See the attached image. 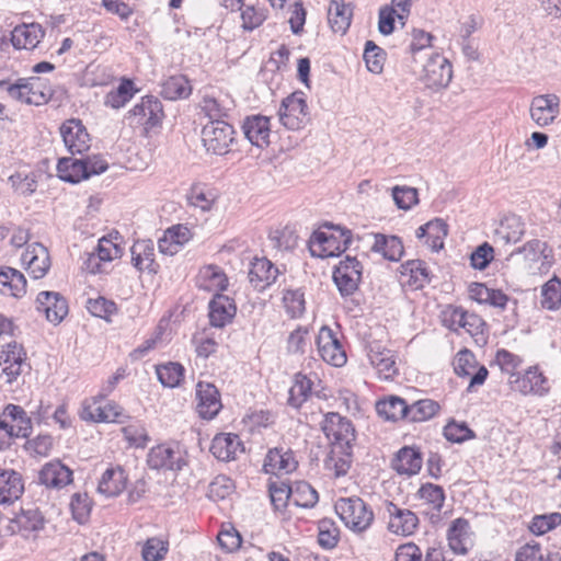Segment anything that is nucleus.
<instances>
[{
    "instance_id": "obj_1",
    "label": "nucleus",
    "mask_w": 561,
    "mask_h": 561,
    "mask_svg": "<svg viewBox=\"0 0 561 561\" xmlns=\"http://www.w3.org/2000/svg\"><path fill=\"white\" fill-rule=\"evenodd\" d=\"M325 229L316 230L309 241L310 254L314 257L339 256L352 242V232L340 226H324Z\"/></svg>"
},
{
    "instance_id": "obj_2",
    "label": "nucleus",
    "mask_w": 561,
    "mask_h": 561,
    "mask_svg": "<svg viewBox=\"0 0 561 561\" xmlns=\"http://www.w3.org/2000/svg\"><path fill=\"white\" fill-rule=\"evenodd\" d=\"M344 525L354 533L367 530L374 522V512L360 497H341L334 505Z\"/></svg>"
},
{
    "instance_id": "obj_3",
    "label": "nucleus",
    "mask_w": 561,
    "mask_h": 561,
    "mask_svg": "<svg viewBox=\"0 0 561 561\" xmlns=\"http://www.w3.org/2000/svg\"><path fill=\"white\" fill-rule=\"evenodd\" d=\"M162 118V104L152 95L144 96L126 116L129 125L135 128H142L146 136H148L151 130L160 126Z\"/></svg>"
},
{
    "instance_id": "obj_4",
    "label": "nucleus",
    "mask_w": 561,
    "mask_h": 561,
    "mask_svg": "<svg viewBox=\"0 0 561 561\" xmlns=\"http://www.w3.org/2000/svg\"><path fill=\"white\" fill-rule=\"evenodd\" d=\"M321 430L331 442V447L352 449L355 430L346 417L335 412H329L321 422Z\"/></svg>"
},
{
    "instance_id": "obj_5",
    "label": "nucleus",
    "mask_w": 561,
    "mask_h": 561,
    "mask_svg": "<svg viewBox=\"0 0 561 561\" xmlns=\"http://www.w3.org/2000/svg\"><path fill=\"white\" fill-rule=\"evenodd\" d=\"M202 140L208 152L225 154L234 140L233 127L225 121L208 122L203 127Z\"/></svg>"
},
{
    "instance_id": "obj_6",
    "label": "nucleus",
    "mask_w": 561,
    "mask_h": 561,
    "mask_svg": "<svg viewBox=\"0 0 561 561\" xmlns=\"http://www.w3.org/2000/svg\"><path fill=\"white\" fill-rule=\"evenodd\" d=\"M511 388L523 396L546 397L549 394L551 385L549 378L538 365L528 367L519 373L514 379H510Z\"/></svg>"
},
{
    "instance_id": "obj_7",
    "label": "nucleus",
    "mask_w": 561,
    "mask_h": 561,
    "mask_svg": "<svg viewBox=\"0 0 561 561\" xmlns=\"http://www.w3.org/2000/svg\"><path fill=\"white\" fill-rule=\"evenodd\" d=\"M278 116L282 125L298 130L308 122V105L302 92H294L282 101Z\"/></svg>"
},
{
    "instance_id": "obj_8",
    "label": "nucleus",
    "mask_w": 561,
    "mask_h": 561,
    "mask_svg": "<svg viewBox=\"0 0 561 561\" xmlns=\"http://www.w3.org/2000/svg\"><path fill=\"white\" fill-rule=\"evenodd\" d=\"M53 96V90L41 78L19 79L18 87L11 88V99L32 105L47 103Z\"/></svg>"
},
{
    "instance_id": "obj_9",
    "label": "nucleus",
    "mask_w": 561,
    "mask_h": 561,
    "mask_svg": "<svg viewBox=\"0 0 561 561\" xmlns=\"http://www.w3.org/2000/svg\"><path fill=\"white\" fill-rule=\"evenodd\" d=\"M147 465L153 470L180 471L186 465L183 451L175 444H160L147 455Z\"/></svg>"
},
{
    "instance_id": "obj_10",
    "label": "nucleus",
    "mask_w": 561,
    "mask_h": 561,
    "mask_svg": "<svg viewBox=\"0 0 561 561\" xmlns=\"http://www.w3.org/2000/svg\"><path fill=\"white\" fill-rule=\"evenodd\" d=\"M316 344L320 357L325 363L334 367H342L346 363V353L337 333L328 325H323L319 330Z\"/></svg>"
},
{
    "instance_id": "obj_11",
    "label": "nucleus",
    "mask_w": 561,
    "mask_h": 561,
    "mask_svg": "<svg viewBox=\"0 0 561 561\" xmlns=\"http://www.w3.org/2000/svg\"><path fill=\"white\" fill-rule=\"evenodd\" d=\"M26 354L22 345L15 341L8 342L0 351L1 377H4L7 383L14 382L24 371L26 364Z\"/></svg>"
},
{
    "instance_id": "obj_12",
    "label": "nucleus",
    "mask_w": 561,
    "mask_h": 561,
    "mask_svg": "<svg viewBox=\"0 0 561 561\" xmlns=\"http://www.w3.org/2000/svg\"><path fill=\"white\" fill-rule=\"evenodd\" d=\"M80 417L83 421L95 423H124L129 416L123 408L115 402H107L101 405L96 398L91 401H84L80 411Z\"/></svg>"
},
{
    "instance_id": "obj_13",
    "label": "nucleus",
    "mask_w": 561,
    "mask_h": 561,
    "mask_svg": "<svg viewBox=\"0 0 561 561\" xmlns=\"http://www.w3.org/2000/svg\"><path fill=\"white\" fill-rule=\"evenodd\" d=\"M367 357L380 379L389 380L398 374L396 353L378 341L366 345Z\"/></svg>"
},
{
    "instance_id": "obj_14",
    "label": "nucleus",
    "mask_w": 561,
    "mask_h": 561,
    "mask_svg": "<svg viewBox=\"0 0 561 561\" xmlns=\"http://www.w3.org/2000/svg\"><path fill=\"white\" fill-rule=\"evenodd\" d=\"M59 133L65 147L71 154H82L90 149L91 137L80 119L65 121L59 127Z\"/></svg>"
},
{
    "instance_id": "obj_15",
    "label": "nucleus",
    "mask_w": 561,
    "mask_h": 561,
    "mask_svg": "<svg viewBox=\"0 0 561 561\" xmlns=\"http://www.w3.org/2000/svg\"><path fill=\"white\" fill-rule=\"evenodd\" d=\"M363 266L354 256H346L333 272V279L343 296L352 295L362 279Z\"/></svg>"
},
{
    "instance_id": "obj_16",
    "label": "nucleus",
    "mask_w": 561,
    "mask_h": 561,
    "mask_svg": "<svg viewBox=\"0 0 561 561\" xmlns=\"http://www.w3.org/2000/svg\"><path fill=\"white\" fill-rule=\"evenodd\" d=\"M385 511L388 515V530L399 536H410L419 527L417 515L409 508L401 507L393 502H386Z\"/></svg>"
},
{
    "instance_id": "obj_17",
    "label": "nucleus",
    "mask_w": 561,
    "mask_h": 561,
    "mask_svg": "<svg viewBox=\"0 0 561 561\" xmlns=\"http://www.w3.org/2000/svg\"><path fill=\"white\" fill-rule=\"evenodd\" d=\"M453 78L451 65L447 58L435 54L424 65L422 80L431 89L446 88Z\"/></svg>"
},
{
    "instance_id": "obj_18",
    "label": "nucleus",
    "mask_w": 561,
    "mask_h": 561,
    "mask_svg": "<svg viewBox=\"0 0 561 561\" xmlns=\"http://www.w3.org/2000/svg\"><path fill=\"white\" fill-rule=\"evenodd\" d=\"M35 305L36 310L44 313L47 321L54 325L59 324L69 311L66 298L57 291H41Z\"/></svg>"
},
{
    "instance_id": "obj_19",
    "label": "nucleus",
    "mask_w": 561,
    "mask_h": 561,
    "mask_svg": "<svg viewBox=\"0 0 561 561\" xmlns=\"http://www.w3.org/2000/svg\"><path fill=\"white\" fill-rule=\"evenodd\" d=\"M21 262L34 279L43 278L50 268L49 252L46 247L38 242L27 245L21 256Z\"/></svg>"
},
{
    "instance_id": "obj_20",
    "label": "nucleus",
    "mask_w": 561,
    "mask_h": 561,
    "mask_svg": "<svg viewBox=\"0 0 561 561\" xmlns=\"http://www.w3.org/2000/svg\"><path fill=\"white\" fill-rule=\"evenodd\" d=\"M560 113V99L556 94L537 95L530 103V117L539 127L554 122Z\"/></svg>"
},
{
    "instance_id": "obj_21",
    "label": "nucleus",
    "mask_w": 561,
    "mask_h": 561,
    "mask_svg": "<svg viewBox=\"0 0 561 561\" xmlns=\"http://www.w3.org/2000/svg\"><path fill=\"white\" fill-rule=\"evenodd\" d=\"M477 362L472 352L465 350L460 351L454 362V370L459 377L471 376L468 391L471 392L476 386L484 383L489 371L484 366H480L477 370Z\"/></svg>"
},
{
    "instance_id": "obj_22",
    "label": "nucleus",
    "mask_w": 561,
    "mask_h": 561,
    "mask_svg": "<svg viewBox=\"0 0 561 561\" xmlns=\"http://www.w3.org/2000/svg\"><path fill=\"white\" fill-rule=\"evenodd\" d=\"M244 137L259 148L270 145L271 121L270 117L256 114L247 116L241 125Z\"/></svg>"
},
{
    "instance_id": "obj_23",
    "label": "nucleus",
    "mask_w": 561,
    "mask_h": 561,
    "mask_svg": "<svg viewBox=\"0 0 561 561\" xmlns=\"http://www.w3.org/2000/svg\"><path fill=\"white\" fill-rule=\"evenodd\" d=\"M197 412L205 420L214 419L222 408L218 389L209 382L199 381L196 386Z\"/></svg>"
},
{
    "instance_id": "obj_24",
    "label": "nucleus",
    "mask_w": 561,
    "mask_h": 561,
    "mask_svg": "<svg viewBox=\"0 0 561 561\" xmlns=\"http://www.w3.org/2000/svg\"><path fill=\"white\" fill-rule=\"evenodd\" d=\"M38 481L47 488L61 489L72 482V471L59 460L49 461L39 470Z\"/></svg>"
},
{
    "instance_id": "obj_25",
    "label": "nucleus",
    "mask_w": 561,
    "mask_h": 561,
    "mask_svg": "<svg viewBox=\"0 0 561 561\" xmlns=\"http://www.w3.org/2000/svg\"><path fill=\"white\" fill-rule=\"evenodd\" d=\"M525 233V224L522 218L515 214L503 216L495 231L494 241L503 245L517 243Z\"/></svg>"
},
{
    "instance_id": "obj_26",
    "label": "nucleus",
    "mask_w": 561,
    "mask_h": 561,
    "mask_svg": "<svg viewBox=\"0 0 561 561\" xmlns=\"http://www.w3.org/2000/svg\"><path fill=\"white\" fill-rule=\"evenodd\" d=\"M237 312L233 300L221 294H215L209 301V322L215 328H224L232 321Z\"/></svg>"
},
{
    "instance_id": "obj_27",
    "label": "nucleus",
    "mask_w": 561,
    "mask_h": 561,
    "mask_svg": "<svg viewBox=\"0 0 561 561\" xmlns=\"http://www.w3.org/2000/svg\"><path fill=\"white\" fill-rule=\"evenodd\" d=\"M23 492L22 474L13 469H0V503L11 504L19 500Z\"/></svg>"
},
{
    "instance_id": "obj_28",
    "label": "nucleus",
    "mask_w": 561,
    "mask_h": 561,
    "mask_svg": "<svg viewBox=\"0 0 561 561\" xmlns=\"http://www.w3.org/2000/svg\"><path fill=\"white\" fill-rule=\"evenodd\" d=\"M133 265L139 271L156 274L159 265L156 263L154 243L150 239L137 240L131 249Z\"/></svg>"
},
{
    "instance_id": "obj_29",
    "label": "nucleus",
    "mask_w": 561,
    "mask_h": 561,
    "mask_svg": "<svg viewBox=\"0 0 561 561\" xmlns=\"http://www.w3.org/2000/svg\"><path fill=\"white\" fill-rule=\"evenodd\" d=\"M278 275L277 267L266 257H255L249 271V280L257 290H264L275 283Z\"/></svg>"
},
{
    "instance_id": "obj_30",
    "label": "nucleus",
    "mask_w": 561,
    "mask_h": 561,
    "mask_svg": "<svg viewBox=\"0 0 561 561\" xmlns=\"http://www.w3.org/2000/svg\"><path fill=\"white\" fill-rule=\"evenodd\" d=\"M447 233V224L440 218L420 226L415 231L416 238L420 240L424 239V243L434 252L443 249Z\"/></svg>"
},
{
    "instance_id": "obj_31",
    "label": "nucleus",
    "mask_w": 561,
    "mask_h": 561,
    "mask_svg": "<svg viewBox=\"0 0 561 561\" xmlns=\"http://www.w3.org/2000/svg\"><path fill=\"white\" fill-rule=\"evenodd\" d=\"M297 463L290 449L274 448L267 453L263 467L266 473L282 474L293 472Z\"/></svg>"
},
{
    "instance_id": "obj_32",
    "label": "nucleus",
    "mask_w": 561,
    "mask_h": 561,
    "mask_svg": "<svg viewBox=\"0 0 561 561\" xmlns=\"http://www.w3.org/2000/svg\"><path fill=\"white\" fill-rule=\"evenodd\" d=\"M423 465V458L420 450L413 447H402L391 461V467L399 474L414 476L420 472Z\"/></svg>"
},
{
    "instance_id": "obj_33",
    "label": "nucleus",
    "mask_w": 561,
    "mask_h": 561,
    "mask_svg": "<svg viewBox=\"0 0 561 561\" xmlns=\"http://www.w3.org/2000/svg\"><path fill=\"white\" fill-rule=\"evenodd\" d=\"M450 549L458 554H466L472 546L470 525L463 518L455 519L447 530Z\"/></svg>"
},
{
    "instance_id": "obj_34",
    "label": "nucleus",
    "mask_w": 561,
    "mask_h": 561,
    "mask_svg": "<svg viewBox=\"0 0 561 561\" xmlns=\"http://www.w3.org/2000/svg\"><path fill=\"white\" fill-rule=\"evenodd\" d=\"M402 282L412 289H421L431 282L426 263L421 260H410L400 266Z\"/></svg>"
},
{
    "instance_id": "obj_35",
    "label": "nucleus",
    "mask_w": 561,
    "mask_h": 561,
    "mask_svg": "<svg viewBox=\"0 0 561 561\" xmlns=\"http://www.w3.org/2000/svg\"><path fill=\"white\" fill-rule=\"evenodd\" d=\"M44 36V30L37 23L18 25L11 32V43L16 49H33Z\"/></svg>"
},
{
    "instance_id": "obj_36",
    "label": "nucleus",
    "mask_w": 561,
    "mask_h": 561,
    "mask_svg": "<svg viewBox=\"0 0 561 561\" xmlns=\"http://www.w3.org/2000/svg\"><path fill=\"white\" fill-rule=\"evenodd\" d=\"M26 293V278L18 270L0 266V294L21 298Z\"/></svg>"
},
{
    "instance_id": "obj_37",
    "label": "nucleus",
    "mask_w": 561,
    "mask_h": 561,
    "mask_svg": "<svg viewBox=\"0 0 561 561\" xmlns=\"http://www.w3.org/2000/svg\"><path fill=\"white\" fill-rule=\"evenodd\" d=\"M422 501V505L426 506V514L431 515V519H438L445 503V491L442 486L433 483H424L416 493Z\"/></svg>"
},
{
    "instance_id": "obj_38",
    "label": "nucleus",
    "mask_w": 561,
    "mask_h": 561,
    "mask_svg": "<svg viewBox=\"0 0 561 561\" xmlns=\"http://www.w3.org/2000/svg\"><path fill=\"white\" fill-rule=\"evenodd\" d=\"M196 285L203 290L219 294L227 288L228 278L219 266L207 265L199 270Z\"/></svg>"
},
{
    "instance_id": "obj_39",
    "label": "nucleus",
    "mask_w": 561,
    "mask_h": 561,
    "mask_svg": "<svg viewBox=\"0 0 561 561\" xmlns=\"http://www.w3.org/2000/svg\"><path fill=\"white\" fill-rule=\"evenodd\" d=\"M241 446L238 435L221 433L214 437L210 451L217 459L230 461L236 458L238 451H242Z\"/></svg>"
},
{
    "instance_id": "obj_40",
    "label": "nucleus",
    "mask_w": 561,
    "mask_h": 561,
    "mask_svg": "<svg viewBox=\"0 0 561 561\" xmlns=\"http://www.w3.org/2000/svg\"><path fill=\"white\" fill-rule=\"evenodd\" d=\"M396 561H445V557L440 547H428L423 559L420 547L408 542L397 548Z\"/></svg>"
},
{
    "instance_id": "obj_41",
    "label": "nucleus",
    "mask_w": 561,
    "mask_h": 561,
    "mask_svg": "<svg viewBox=\"0 0 561 561\" xmlns=\"http://www.w3.org/2000/svg\"><path fill=\"white\" fill-rule=\"evenodd\" d=\"M371 251L380 253L389 261H399L404 253L403 243L397 236L374 234Z\"/></svg>"
},
{
    "instance_id": "obj_42",
    "label": "nucleus",
    "mask_w": 561,
    "mask_h": 561,
    "mask_svg": "<svg viewBox=\"0 0 561 561\" xmlns=\"http://www.w3.org/2000/svg\"><path fill=\"white\" fill-rule=\"evenodd\" d=\"M127 482V476L122 467L108 468L99 482L98 490L106 496H117L121 494Z\"/></svg>"
},
{
    "instance_id": "obj_43",
    "label": "nucleus",
    "mask_w": 561,
    "mask_h": 561,
    "mask_svg": "<svg viewBox=\"0 0 561 561\" xmlns=\"http://www.w3.org/2000/svg\"><path fill=\"white\" fill-rule=\"evenodd\" d=\"M353 15L352 8L344 0H331L328 19L335 33L344 34L351 25Z\"/></svg>"
},
{
    "instance_id": "obj_44",
    "label": "nucleus",
    "mask_w": 561,
    "mask_h": 561,
    "mask_svg": "<svg viewBox=\"0 0 561 561\" xmlns=\"http://www.w3.org/2000/svg\"><path fill=\"white\" fill-rule=\"evenodd\" d=\"M377 413L387 421L408 420L409 404L397 396H390L376 403Z\"/></svg>"
},
{
    "instance_id": "obj_45",
    "label": "nucleus",
    "mask_w": 561,
    "mask_h": 561,
    "mask_svg": "<svg viewBox=\"0 0 561 561\" xmlns=\"http://www.w3.org/2000/svg\"><path fill=\"white\" fill-rule=\"evenodd\" d=\"M82 159L61 158L57 163L58 176L69 183H79L88 179V171Z\"/></svg>"
},
{
    "instance_id": "obj_46",
    "label": "nucleus",
    "mask_w": 561,
    "mask_h": 561,
    "mask_svg": "<svg viewBox=\"0 0 561 561\" xmlns=\"http://www.w3.org/2000/svg\"><path fill=\"white\" fill-rule=\"evenodd\" d=\"M282 302L286 314L291 319L301 318L306 311V299L302 288L285 289Z\"/></svg>"
},
{
    "instance_id": "obj_47",
    "label": "nucleus",
    "mask_w": 561,
    "mask_h": 561,
    "mask_svg": "<svg viewBox=\"0 0 561 561\" xmlns=\"http://www.w3.org/2000/svg\"><path fill=\"white\" fill-rule=\"evenodd\" d=\"M233 101L229 98L205 96L202 101V110L209 122L224 121L228 113L232 110Z\"/></svg>"
},
{
    "instance_id": "obj_48",
    "label": "nucleus",
    "mask_w": 561,
    "mask_h": 561,
    "mask_svg": "<svg viewBox=\"0 0 561 561\" xmlns=\"http://www.w3.org/2000/svg\"><path fill=\"white\" fill-rule=\"evenodd\" d=\"M191 93L192 87L184 76H172L162 83L161 94L168 100L186 99Z\"/></svg>"
},
{
    "instance_id": "obj_49",
    "label": "nucleus",
    "mask_w": 561,
    "mask_h": 561,
    "mask_svg": "<svg viewBox=\"0 0 561 561\" xmlns=\"http://www.w3.org/2000/svg\"><path fill=\"white\" fill-rule=\"evenodd\" d=\"M319 501L318 492L305 481L291 484V502L299 507L311 508Z\"/></svg>"
},
{
    "instance_id": "obj_50",
    "label": "nucleus",
    "mask_w": 561,
    "mask_h": 561,
    "mask_svg": "<svg viewBox=\"0 0 561 561\" xmlns=\"http://www.w3.org/2000/svg\"><path fill=\"white\" fill-rule=\"evenodd\" d=\"M352 449L344 447H331V451L325 459V468L334 472L335 477L347 473L351 466Z\"/></svg>"
},
{
    "instance_id": "obj_51",
    "label": "nucleus",
    "mask_w": 561,
    "mask_h": 561,
    "mask_svg": "<svg viewBox=\"0 0 561 561\" xmlns=\"http://www.w3.org/2000/svg\"><path fill=\"white\" fill-rule=\"evenodd\" d=\"M4 414L10 416V421L14 426L16 437H28L32 433V422L26 412L20 405L8 404L4 408Z\"/></svg>"
},
{
    "instance_id": "obj_52",
    "label": "nucleus",
    "mask_w": 561,
    "mask_h": 561,
    "mask_svg": "<svg viewBox=\"0 0 561 561\" xmlns=\"http://www.w3.org/2000/svg\"><path fill=\"white\" fill-rule=\"evenodd\" d=\"M312 381L302 374L295 376L294 385L289 389L288 404L293 408H300L311 396Z\"/></svg>"
},
{
    "instance_id": "obj_53",
    "label": "nucleus",
    "mask_w": 561,
    "mask_h": 561,
    "mask_svg": "<svg viewBox=\"0 0 561 561\" xmlns=\"http://www.w3.org/2000/svg\"><path fill=\"white\" fill-rule=\"evenodd\" d=\"M156 373L162 386L174 388L180 386L184 377V367L180 363L169 362L157 365Z\"/></svg>"
},
{
    "instance_id": "obj_54",
    "label": "nucleus",
    "mask_w": 561,
    "mask_h": 561,
    "mask_svg": "<svg viewBox=\"0 0 561 561\" xmlns=\"http://www.w3.org/2000/svg\"><path fill=\"white\" fill-rule=\"evenodd\" d=\"M439 411V404L431 399H422L409 404L408 420L411 422H424L435 416Z\"/></svg>"
},
{
    "instance_id": "obj_55",
    "label": "nucleus",
    "mask_w": 561,
    "mask_h": 561,
    "mask_svg": "<svg viewBox=\"0 0 561 561\" xmlns=\"http://www.w3.org/2000/svg\"><path fill=\"white\" fill-rule=\"evenodd\" d=\"M134 93L133 82L130 80H123L115 90L106 94L104 104L112 108H121L131 100Z\"/></svg>"
},
{
    "instance_id": "obj_56",
    "label": "nucleus",
    "mask_w": 561,
    "mask_h": 561,
    "mask_svg": "<svg viewBox=\"0 0 561 561\" xmlns=\"http://www.w3.org/2000/svg\"><path fill=\"white\" fill-rule=\"evenodd\" d=\"M310 346L308 327L299 325L289 333L286 341V350L293 355H304Z\"/></svg>"
},
{
    "instance_id": "obj_57",
    "label": "nucleus",
    "mask_w": 561,
    "mask_h": 561,
    "mask_svg": "<svg viewBox=\"0 0 561 561\" xmlns=\"http://www.w3.org/2000/svg\"><path fill=\"white\" fill-rule=\"evenodd\" d=\"M541 306L548 310H558L561 307V280L553 277L541 289Z\"/></svg>"
},
{
    "instance_id": "obj_58",
    "label": "nucleus",
    "mask_w": 561,
    "mask_h": 561,
    "mask_svg": "<svg viewBox=\"0 0 561 561\" xmlns=\"http://www.w3.org/2000/svg\"><path fill=\"white\" fill-rule=\"evenodd\" d=\"M122 433L128 445L136 448H145L150 439L146 427L138 421L124 426Z\"/></svg>"
},
{
    "instance_id": "obj_59",
    "label": "nucleus",
    "mask_w": 561,
    "mask_h": 561,
    "mask_svg": "<svg viewBox=\"0 0 561 561\" xmlns=\"http://www.w3.org/2000/svg\"><path fill=\"white\" fill-rule=\"evenodd\" d=\"M216 194L208 188L202 186H193L187 196L188 204L193 207L199 208L203 211H208L213 208L216 202Z\"/></svg>"
},
{
    "instance_id": "obj_60",
    "label": "nucleus",
    "mask_w": 561,
    "mask_h": 561,
    "mask_svg": "<svg viewBox=\"0 0 561 561\" xmlns=\"http://www.w3.org/2000/svg\"><path fill=\"white\" fill-rule=\"evenodd\" d=\"M9 182L22 195H31L37 187L36 175L33 172L18 171L9 178Z\"/></svg>"
},
{
    "instance_id": "obj_61",
    "label": "nucleus",
    "mask_w": 561,
    "mask_h": 561,
    "mask_svg": "<svg viewBox=\"0 0 561 561\" xmlns=\"http://www.w3.org/2000/svg\"><path fill=\"white\" fill-rule=\"evenodd\" d=\"M367 69L373 73H380L385 64V51L374 42L367 41L364 50Z\"/></svg>"
},
{
    "instance_id": "obj_62",
    "label": "nucleus",
    "mask_w": 561,
    "mask_h": 561,
    "mask_svg": "<svg viewBox=\"0 0 561 561\" xmlns=\"http://www.w3.org/2000/svg\"><path fill=\"white\" fill-rule=\"evenodd\" d=\"M233 481L227 476H217L208 485L207 495L213 501H220L232 494Z\"/></svg>"
},
{
    "instance_id": "obj_63",
    "label": "nucleus",
    "mask_w": 561,
    "mask_h": 561,
    "mask_svg": "<svg viewBox=\"0 0 561 561\" xmlns=\"http://www.w3.org/2000/svg\"><path fill=\"white\" fill-rule=\"evenodd\" d=\"M69 506L73 519L78 523L83 524L88 519L91 512V501L87 493H73Z\"/></svg>"
},
{
    "instance_id": "obj_64",
    "label": "nucleus",
    "mask_w": 561,
    "mask_h": 561,
    "mask_svg": "<svg viewBox=\"0 0 561 561\" xmlns=\"http://www.w3.org/2000/svg\"><path fill=\"white\" fill-rule=\"evenodd\" d=\"M168 546V541L157 537L147 539L141 550L144 561L163 560L169 549Z\"/></svg>"
}]
</instances>
